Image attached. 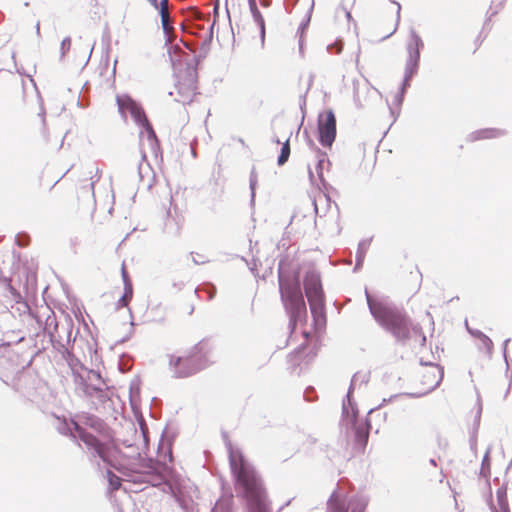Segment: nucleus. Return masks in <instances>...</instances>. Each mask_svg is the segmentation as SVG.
Wrapping results in <instances>:
<instances>
[{
    "mask_svg": "<svg viewBox=\"0 0 512 512\" xmlns=\"http://www.w3.org/2000/svg\"><path fill=\"white\" fill-rule=\"evenodd\" d=\"M230 467L235 478V487L241 490L250 512H269L266 490L255 469L242 454H230Z\"/></svg>",
    "mask_w": 512,
    "mask_h": 512,
    "instance_id": "1",
    "label": "nucleus"
},
{
    "mask_svg": "<svg viewBox=\"0 0 512 512\" xmlns=\"http://www.w3.org/2000/svg\"><path fill=\"white\" fill-rule=\"evenodd\" d=\"M328 512H347V496L344 493L335 491L330 496L327 503Z\"/></svg>",
    "mask_w": 512,
    "mask_h": 512,
    "instance_id": "14",
    "label": "nucleus"
},
{
    "mask_svg": "<svg viewBox=\"0 0 512 512\" xmlns=\"http://www.w3.org/2000/svg\"><path fill=\"white\" fill-rule=\"evenodd\" d=\"M500 135V132L495 129H487L478 132L479 139L495 138Z\"/></svg>",
    "mask_w": 512,
    "mask_h": 512,
    "instance_id": "22",
    "label": "nucleus"
},
{
    "mask_svg": "<svg viewBox=\"0 0 512 512\" xmlns=\"http://www.w3.org/2000/svg\"><path fill=\"white\" fill-rule=\"evenodd\" d=\"M148 3L153 6L155 9L159 10L163 7L164 0H147ZM169 5V0H166V6Z\"/></svg>",
    "mask_w": 512,
    "mask_h": 512,
    "instance_id": "25",
    "label": "nucleus"
},
{
    "mask_svg": "<svg viewBox=\"0 0 512 512\" xmlns=\"http://www.w3.org/2000/svg\"><path fill=\"white\" fill-rule=\"evenodd\" d=\"M289 156H290V144H289V140H286L282 145L281 153L277 160L278 165L279 166L284 165L288 161Z\"/></svg>",
    "mask_w": 512,
    "mask_h": 512,
    "instance_id": "19",
    "label": "nucleus"
},
{
    "mask_svg": "<svg viewBox=\"0 0 512 512\" xmlns=\"http://www.w3.org/2000/svg\"><path fill=\"white\" fill-rule=\"evenodd\" d=\"M117 105L118 110L122 116H126V113H130L135 122L141 126H143L149 137L155 139L156 135L153 130L152 125L150 124L144 110L140 105H138L132 98L129 96H118L117 97Z\"/></svg>",
    "mask_w": 512,
    "mask_h": 512,
    "instance_id": "7",
    "label": "nucleus"
},
{
    "mask_svg": "<svg viewBox=\"0 0 512 512\" xmlns=\"http://www.w3.org/2000/svg\"><path fill=\"white\" fill-rule=\"evenodd\" d=\"M318 129L319 142L323 146L331 147L336 137V118L331 110L319 115Z\"/></svg>",
    "mask_w": 512,
    "mask_h": 512,
    "instance_id": "9",
    "label": "nucleus"
},
{
    "mask_svg": "<svg viewBox=\"0 0 512 512\" xmlns=\"http://www.w3.org/2000/svg\"><path fill=\"white\" fill-rule=\"evenodd\" d=\"M124 288H125L124 295L120 299L121 306H127L129 301L131 300L132 294H133L132 283L125 284Z\"/></svg>",
    "mask_w": 512,
    "mask_h": 512,
    "instance_id": "20",
    "label": "nucleus"
},
{
    "mask_svg": "<svg viewBox=\"0 0 512 512\" xmlns=\"http://www.w3.org/2000/svg\"><path fill=\"white\" fill-rule=\"evenodd\" d=\"M121 273H122V278H123V281H124V285L128 284V283H131V280L129 278L128 272H127L126 267H125L124 264L122 265Z\"/></svg>",
    "mask_w": 512,
    "mask_h": 512,
    "instance_id": "26",
    "label": "nucleus"
},
{
    "mask_svg": "<svg viewBox=\"0 0 512 512\" xmlns=\"http://www.w3.org/2000/svg\"><path fill=\"white\" fill-rule=\"evenodd\" d=\"M417 378L422 386L423 392L427 393L440 384L443 378V371L440 366L436 364H428L421 367L417 373Z\"/></svg>",
    "mask_w": 512,
    "mask_h": 512,
    "instance_id": "10",
    "label": "nucleus"
},
{
    "mask_svg": "<svg viewBox=\"0 0 512 512\" xmlns=\"http://www.w3.org/2000/svg\"><path fill=\"white\" fill-rule=\"evenodd\" d=\"M304 289L310 306L323 302V290L319 275L315 273L306 274Z\"/></svg>",
    "mask_w": 512,
    "mask_h": 512,
    "instance_id": "12",
    "label": "nucleus"
},
{
    "mask_svg": "<svg viewBox=\"0 0 512 512\" xmlns=\"http://www.w3.org/2000/svg\"><path fill=\"white\" fill-rule=\"evenodd\" d=\"M107 475H108L109 484L112 487V489L113 490L119 489V487L121 486V478L118 477L116 474H114L111 471H108Z\"/></svg>",
    "mask_w": 512,
    "mask_h": 512,
    "instance_id": "21",
    "label": "nucleus"
},
{
    "mask_svg": "<svg viewBox=\"0 0 512 512\" xmlns=\"http://www.w3.org/2000/svg\"><path fill=\"white\" fill-rule=\"evenodd\" d=\"M423 47L421 38L411 31L407 38L406 51H407V70L409 75H412L418 66L420 59V48Z\"/></svg>",
    "mask_w": 512,
    "mask_h": 512,
    "instance_id": "11",
    "label": "nucleus"
},
{
    "mask_svg": "<svg viewBox=\"0 0 512 512\" xmlns=\"http://www.w3.org/2000/svg\"><path fill=\"white\" fill-rule=\"evenodd\" d=\"M192 312H193V308H192V307H190V309H189V311H188V314H192Z\"/></svg>",
    "mask_w": 512,
    "mask_h": 512,
    "instance_id": "29",
    "label": "nucleus"
},
{
    "mask_svg": "<svg viewBox=\"0 0 512 512\" xmlns=\"http://www.w3.org/2000/svg\"><path fill=\"white\" fill-rule=\"evenodd\" d=\"M250 4L254 7H256V3H255V0H249ZM255 17L257 18V21H258V24H259V27H260V30H261V34L262 36L264 35L265 33V25H264V20L263 18L261 17L259 11L257 10V8H255Z\"/></svg>",
    "mask_w": 512,
    "mask_h": 512,
    "instance_id": "23",
    "label": "nucleus"
},
{
    "mask_svg": "<svg viewBox=\"0 0 512 512\" xmlns=\"http://www.w3.org/2000/svg\"><path fill=\"white\" fill-rule=\"evenodd\" d=\"M198 74L194 68H187L179 75L176 84L177 94L184 104H189L197 95Z\"/></svg>",
    "mask_w": 512,
    "mask_h": 512,
    "instance_id": "8",
    "label": "nucleus"
},
{
    "mask_svg": "<svg viewBox=\"0 0 512 512\" xmlns=\"http://www.w3.org/2000/svg\"><path fill=\"white\" fill-rule=\"evenodd\" d=\"M346 16H347V18H349V19H350V18H351V13H350L349 11H347V12H346Z\"/></svg>",
    "mask_w": 512,
    "mask_h": 512,
    "instance_id": "28",
    "label": "nucleus"
},
{
    "mask_svg": "<svg viewBox=\"0 0 512 512\" xmlns=\"http://www.w3.org/2000/svg\"><path fill=\"white\" fill-rule=\"evenodd\" d=\"M310 310L315 324L322 327L326 321L324 302L313 304V306H310Z\"/></svg>",
    "mask_w": 512,
    "mask_h": 512,
    "instance_id": "16",
    "label": "nucleus"
},
{
    "mask_svg": "<svg viewBox=\"0 0 512 512\" xmlns=\"http://www.w3.org/2000/svg\"><path fill=\"white\" fill-rule=\"evenodd\" d=\"M480 349H483L486 353L491 354L493 350V342L486 335L479 333L477 335Z\"/></svg>",
    "mask_w": 512,
    "mask_h": 512,
    "instance_id": "18",
    "label": "nucleus"
},
{
    "mask_svg": "<svg viewBox=\"0 0 512 512\" xmlns=\"http://www.w3.org/2000/svg\"><path fill=\"white\" fill-rule=\"evenodd\" d=\"M279 287L282 302L290 314L291 321L295 325L298 321L306 319V304L302 295L299 274L284 275L279 273Z\"/></svg>",
    "mask_w": 512,
    "mask_h": 512,
    "instance_id": "3",
    "label": "nucleus"
},
{
    "mask_svg": "<svg viewBox=\"0 0 512 512\" xmlns=\"http://www.w3.org/2000/svg\"><path fill=\"white\" fill-rule=\"evenodd\" d=\"M70 47H71V38L70 37L64 38L61 42L62 54H65L67 51H69Z\"/></svg>",
    "mask_w": 512,
    "mask_h": 512,
    "instance_id": "24",
    "label": "nucleus"
},
{
    "mask_svg": "<svg viewBox=\"0 0 512 512\" xmlns=\"http://www.w3.org/2000/svg\"><path fill=\"white\" fill-rule=\"evenodd\" d=\"M368 306L379 324L398 340H407L421 334V328L413 323L405 312L368 296Z\"/></svg>",
    "mask_w": 512,
    "mask_h": 512,
    "instance_id": "2",
    "label": "nucleus"
},
{
    "mask_svg": "<svg viewBox=\"0 0 512 512\" xmlns=\"http://www.w3.org/2000/svg\"><path fill=\"white\" fill-rule=\"evenodd\" d=\"M195 255L200 256V257H199V260H198V259H196V258H194V261H195L196 263H198V264H204V263H206V262H208V261H209L207 258H205V257L201 256V255H200V254H198V253H195Z\"/></svg>",
    "mask_w": 512,
    "mask_h": 512,
    "instance_id": "27",
    "label": "nucleus"
},
{
    "mask_svg": "<svg viewBox=\"0 0 512 512\" xmlns=\"http://www.w3.org/2000/svg\"><path fill=\"white\" fill-rule=\"evenodd\" d=\"M208 364V349L204 343H198L182 355H171L169 366L177 378L192 376Z\"/></svg>",
    "mask_w": 512,
    "mask_h": 512,
    "instance_id": "4",
    "label": "nucleus"
},
{
    "mask_svg": "<svg viewBox=\"0 0 512 512\" xmlns=\"http://www.w3.org/2000/svg\"><path fill=\"white\" fill-rule=\"evenodd\" d=\"M497 506L493 507L494 512H510L507 493L504 490L496 492Z\"/></svg>",
    "mask_w": 512,
    "mask_h": 512,
    "instance_id": "17",
    "label": "nucleus"
},
{
    "mask_svg": "<svg viewBox=\"0 0 512 512\" xmlns=\"http://www.w3.org/2000/svg\"><path fill=\"white\" fill-rule=\"evenodd\" d=\"M76 432L80 440L88 447L93 448L104 462L113 465L119 453L118 448L113 443H101L94 435L80 427L76 428Z\"/></svg>",
    "mask_w": 512,
    "mask_h": 512,
    "instance_id": "6",
    "label": "nucleus"
},
{
    "mask_svg": "<svg viewBox=\"0 0 512 512\" xmlns=\"http://www.w3.org/2000/svg\"><path fill=\"white\" fill-rule=\"evenodd\" d=\"M162 3L163 7L159 11L161 16V24L164 33L169 37L170 34L173 32V27L171 25V18L169 13V5L166 6V0H164Z\"/></svg>",
    "mask_w": 512,
    "mask_h": 512,
    "instance_id": "15",
    "label": "nucleus"
},
{
    "mask_svg": "<svg viewBox=\"0 0 512 512\" xmlns=\"http://www.w3.org/2000/svg\"><path fill=\"white\" fill-rule=\"evenodd\" d=\"M64 176L55 173L53 168L45 167L38 175L35 182V189L38 192L50 191Z\"/></svg>",
    "mask_w": 512,
    "mask_h": 512,
    "instance_id": "13",
    "label": "nucleus"
},
{
    "mask_svg": "<svg viewBox=\"0 0 512 512\" xmlns=\"http://www.w3.org/2000/svg\"><path fill=\"white\" fill-rule=\"evenodd\" d=\"M400 10L399 3L389 1L379 12L375 29L380 38H388L396 32L400 21Z\"/></svg>",
    "mask_w": 512,
    "mask_h": 512,
    "instance_id": "5",
    "label": "nucleus"
}]
</instances>
